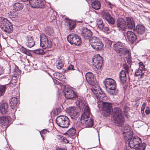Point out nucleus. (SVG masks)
<instances>
[{
  "label": "nucleus",
  "mask_w": 150,
  "mask_h": 150,
  "mask_svg": "<svg viewBox=\"0 0 150 150\" xmlns=\"http://www.w3.org/2000/svg\"><path fill=\"white\" fill-rule=\"evenodd\" d=\"M103 83L108 93L111 95L115 96L119 93V90L116 88L115 81L110 78H107L103 81Z\"/></svg>",
  "instance_id": "obj_1"
},
{
  "label": "nucleus",
  "mask_w": 150,
  "mask_h": 150,
  "mask_svg": "<svg viewBox=\"0 0 150 150\" xmlns=\"http://www.w3.org/2000/svg\"><path fill=\"white\" fill-rule=\"evenodd\" d=\"M113 119L115 125L122 126L124 123L125 120L120 109L116 108L112 110Z\"/></svg>",
  "instance_id": "obj_2"
},
{
  "label": "nucleus",
  "mask_w": 150,
  "mask_h": 150,
  "mask_svg": "<svg viewBox=\"0 0 150 150\" xmlns=\"http://www.w3.org/2000/svg\"><path fill=\"white\" fill-rule=\"evenodd\" d=\"M112 46L114 50L120 56L125 55L128 53L129 50L126 48L125 44L120 42H114Z\"/></svg>",
  "instance_id": "obj_3"
},
{
  "label": "nucleus",
  "mask_w": 150,
  "mask_h": 150,
  "mask_svg": "<svg viewBox=\"0 0 150 150\" xmlns=\"http://www.w3.org/2000/svg\"><path fill=\"white\" fill-rule=\"evenodd\" d=\"M0 27L5 32L10 33L13 31V28L11 23L6 18H2L0 21Z\"/></svg>",
  "instance_id": "obj_4"
},
{
  "label": "nucleus",
  "mask_w": 150,
  "mask_h": 150,
  "mask_svg": "<svg viewBox=\"0 0 150 150\" xmlns=\"http://www.w3.org/2000/svg\"><path fill=\"white\" fill-rule=\"evenodd\" d=\"M56 122L59 126L62 128H67L70 124L69 119L64 115H60L57 117Z\"/></svg>",
  "instance_id": "obj_5"
},
{
  "label": "nucleus",
  "mask_w": 150,
  "mask_h": 150,
  "mask_svg": "<svg viewBox=\"0 0 150 150\" xmlns=\"http://www.w3.org/2000/svg\"><path fill=\"white\" fill-rule=\"evenodd\" d=\"M90 116L88 114L86 115L84 114L82 115L81 117V122L85 127H91L93 125V120Z\"/></svg>",
  "instance_id": "obj_6"
},
{
  "label": "nucleus",
  "mask_w": 150,
  "mask_h": 150,
  "mask_svg": "<svg viewBox=\"0 0 150 150\" xmlns=\"http://www.w3.org/2000/svg\"><path fill=\"white\" fill-rule=\"evenodd\" d=\"M40 45L43 49L50 48L52 46L51 40L48 39L44 34H42L40 36Z\"/></svg>",
  "instance_id": "obj_7"
},
{
  "label": "nucleus",
  "mask_w": 150,
  "mask_h": 150,
  "mask_svg": "<svg viewBox=\"0 0 150 150\" xmlns=\"http://www.w3.org/2000/svg\"><path fill=\"white\" fill-rule=\"evenodd\" d=\"M91 46L96 50H100L103 47V45L97 37H93L90 40Z\"/></svg>",
  "instance_id": "obj_8"
},
{
  "label": "nucleus",
  "mask_w": 150,
  "mask_h": 150,
  "mask_svg": "<svg viewBox=\"0 0 150 150\" xmlns=\"http://www.w3.org/2000/svg\"><path fill=\"white\" fill-rule=\"evenodd\" d=\"M132 136L129 139H125L128 141L129 146L131 148H137L139 145L142 143V140L140 138L137 137H135L132 138Z\"/></svg>",
  "instance_id": "obj_9"
},
{
  "label": "nucleus",
  "mask_w": 150,
  "mask_h": 150,
  "mask_svg": "<svg viewBox=\"0 0 150 150\" xmlns=\"http://www.w3.org/2000/svg\"><path fill=\"white\" fill-rule=\"evenodd\" d=\"M67 40L71 44L80 45L82 43L81 38L78 35L74 33L71 34L67 36Z\"/></svg>",
  "instance_id": "obj_10"
},
{
  "label": "nucleus",
  "mask_w": 150,
  "mask_h": 150,
  "mask_svg": "<svg viewBox=\"0 0 150 150\" xmlns=\"http://www.w3.org/2000/svg\"><path fill=\"white\" fill-rule=\"evenodd\" d=\"M93 64L97 69H100L101 68L103 62L102 57L99 54L94 56L92 59Z\"/></svg>",
  "instance_id": "obj_11"
},
{
  "label": "nucleus",
  "mask_w": 150,
  "mask_h": 150,
  "mask_svg": "<svg viewBox=\"0 0 150 150\" xmlns=\"http://www.w3.org/2000/svg\"><path fill=\"white\" fill-rule=\"evenodd\" d=\"M45 4V2L43 0H30L29 5L33 8H44Z\"/></svg>",
  "instance_id": "obj_12"
},
{
  "label": "nucleus",
  "mask_w": 150,
  "mask_h": 150,
  "mask_svg": "<svg viewBox=\"0 0 150 150\" xmlns=\"http://www.w3.org/2000/svg\"><path fill=\"white\" fill-rule=\"evenodd\" d=\"M103 114L105 117L108 116L110 114L112 109L111 104L104 102L103 104Z\"/></svg>",
  "instance_id": "obj_13"
},
{
  "label": "nucleus",
  "mask_w": 150,
  "mask_h": 150,
  "mask_svg": "<svg viewBox=\"0 0 150 150\" xmlns=\"http://www.w3.org/2000/svg\"><path fill=\"white\" fill-rule=\"evenodd\" d=\"M91 89L93 93L95 95V97L99 100H100V99H102L105 97V93L100 88L93 86L92 87Z\"/></svg>",
  "instance_id": "obj_14"
},
{
  "label": "nucleus",
  "mask_w": 150,
  "mask_h": 150,
  "mask_svg": "<svg viewBox=\"0 0 150 150\" xmlns=\"http://www.w3.org/2000/svg\"><path fill=\"white\" fill-rule=\"evenodd\" d=\"M101 16L103 18L105 19L110 25H112L115 24L114 18L108 12L102 13Z\"/></svg>",
  "instance_id": "obj_15"
},
{
  "label": "nucleus",
  "mask_w": 150,
  "mask_h": 150,
  "mask_svg": "<svg viewBox=\"0 0 150 150\" xmlns=\"http://www.w3.org/2000/svg\"><path fill=\"white\" fill-rule=\"evenodd\" d=\"M92 35V33L91 30L86 27L82 28L81 35L85 39L91 40Z\"/></svg>",
  "instance_id": "obj_16"
},
{
  "label": "nucleus",
  "mask_w": 150,
  "mask_h": 150,
  "mask_svg": "<svg viewBox=\"0 0 150 150\" xmlns=\"http://www.w3.org/2000/svg\"><path fill=\"white\" fill-rule=\"evenodd\" d=\"M66 111L72 119L77 118L79 116L78 111L75 107H70L66 109Z\"/></svg>",
  "instance_id": "obj_17"
},
{
  "label": "nucleus",
  "mask_w": 150,
  "mask_h": 150,
  "mask_svg": "<svg viewBox=\"0 0 150 150\" xmlns=\"http://www.w3.org/2000/svg\"><path fill=\"white\" fill-rule=\"evenodd\" d=\"M65 97L68 99H71L73 100L76 99L77 95L73 90L69 89H65L64 91Z\"/></svg>",
  "instance_id": "obj_18"
},
{
  "label": "nucleus",
  "mask_w": 150,
  "mask_h": 150,
  "mask_svg": "<svg viewBox=\"0 0 150 150\" xmlns=\"http://www.w3.org/2000/svg\"><path fill=\"white\" fill-rule=\"evenodd\" d=\"M117 27L120 30L125 31L127 28L126 21L122 18H119L116 22Z\"/></svg>",
  "instance_id": "obj_19"
},
{
  "label": "nucleus",
  "mask_w": 150,
  "mask_h": 150,
  "mask_svg": "<svg viewBox=\"0 0 150 150\" xmlns=\"http://www.w3.org/2000/svg\"><path fill=\"white\" fill-rule=\"evenodd\" d=\"M97 24L98 28L101 31L104 32L108 31L109 28L105 25L102 18H99L97 20Z\"/></svg>",
  "instance_id": "obj_20"
},
{
  "label": "nucleus",
  "mask_w": 150,
  "mask_h": 150,
  "mask_svg": "<svg viewBox=\"0 0 150 150\" xmlns=\"http://www.w3.org/2000/svg\"><path fill=\"white\" fill-rule=\"evenodd\" d=\"M123 136L125 139H129L132 136H133V133L130 130V128L128 125H126L123 129Z\"/></svg>",
  "instance_id": "obj_21"
},
{
  "label": "nucleus",
  "mask_w": 150,
  "mask_h": 150,
  "mask_svg": "<svg viewBox=\"0 0 150 150\" xmlns=\"http://www.w3.org/2000/svg\"><path fill=\"white\" fill-rule=\"evenodd\" d=\"M126 35L127 38L130 43L133 44L136 42L137 36L132 31H128Z\"/></svg>",
  "instance_id": "obj_22"
},
{
  "label": "nucleus",
  "mask_w": 150,
  "mask_h": 150,
  "mask_svg": "<svg viewBox=\"0 0 150 150\" xmlns=\"http://www.w3.org/2000/svg\"><path fill=\"white\" fill-rule=\"evenodd\" d=\"M86 79L88 83L92 85L95 81L93 74L90 72L87 73L85 75Z\"/></svg>",
  "instance_id": "obj_23"
},
{
  "label": "nucleus",
  "mask_w": 150,
  "mask_h": 150,
  "mask_svg": "<svg viewBox=\"0 0 150 150\" xmlns=\"http://www.w3.org/2000/svg\"><path fill=\"white\" fill-rule=\"evenodd\" d=\"M126 23L127 26L129 29H133L135 28V24L134 21L132 18L130 17L126 18Z\"/></svg>",
  "instance_id": "obj_24"
},
{
  "label": "nucleus",
  "mask_w": 150,
  "mask_h": 150,
  "mask_svg": "<svg viewBox=\"0 0 150 150\" xmlns=\"http://www.w3.org/2000/svg\"><path fill=\"white\" fill-rule=\"evenodd\" d=\"M25 44L27 47L30 48L31 47L34 46L35 42L31 36L28 35L26 37Z\"/></svg>",
  "instance_id": "obj_25"
},
{
  "label": "nucleus",
  "mask_w": 150,
  "mask_h": 150,
  "mask_svg": "<svg viewBox=\"0 0 150 150\" xmlns=\"http://www.w3.org/2000/svg\"><path fill=\"white\" fill-rule=\"evenodd\" d=\"M0 111L1 113L4 115L7 114L8 111V105L6 103L1 104L0 105Z\"/></svg>",
  "instance_id": "obj_26"
},
{
  "label": "nucleus",
  "mask_w": 150,
  "mask_h": 150,
  "mask_svg": "<svg viewBox=\"0 0 150 150\" xmlns=\"http://www.w3.org/2000/svg\"><path fill=\"white\" fill-rule=\"evenodd\" d=\"M10 118L8 117L2 116L0 117V123L4 126H8L10 124Z\"/></svg>",
  "instance_id": "obj_27"
},
{
  "label": "nucleus",
  "mask_w": 150,
  "mask_h": 150,
  "mask_svg": "<svg viewBox=\"0 0 150 150\" xmlns=\"http://www.w3.org/2000/svg\"><path fill=\"white\" fill-rule=\"evenodd\" d=\"M119 78L120 81L123 83L126 82V75L124 70H122L119 74Z\"/></svg>",
  "instance_id": "obj_28"
},
{
  "label": "nucleus",
  "mask_w": 150,
  "mask_h": 150,
  "mask_svg": "<svg viewBox=\"0 0 150 150\" xmlns=\"http://www.w3.org/2000/svg\"><path fill=\"white\" fill-rule=\"evenodd\" d=\"M18 99L16 97H13L10 100V103L12 109H13V108L16 106L18 103Z\"/></svg>",
  "instance_id": "obj_29"
},
{
  "label": "nucleus",
  "mask_w": 150,
  "mask_h": 150,
  "mask_svg": "<svg viewBox=\"0 0 150 150\" xmlns=\"http://www.w3.org/2000/svg\"><path fill=\"white\" fill-rule=\"evenodd\" d=\"M145 28L142 25H138L136 27V31L140 35L143 34L145 32Z\"/></svg>",
  "instance_id": "obj_30"
},
{
  "label": "nucleus",
  "mask_w": 150,
  "mask_h": 150,
  "mask_svg": "<svg viewBox=\"0 0 150 150\" xmlns=\"http://www.w3.org/2000/svg\"><path fill=\"white\" fill-rule=\"evenodd\" d=\"M91 6L93 8L97 10L100 8L101 4L98 1L95 0L92 2Z\"/></svg>",
  "instance_id": "obj_31"
},
{
  "label": "nucleus",
  "mask_w": 150,
  "mask_h": 150,
  "mask_svg": "<svg viewBox=\"0 0 150 150\" xmlns=\"http://www.w3.org/2000/svg\"><path fill=\"white\" fill-rule=\"evenodd\" d=\"M23 5L20 3H16L13 5V10L18 11L21 10L23 8Z\"/></svg>",
  "instance_id": "obj_32"
},
{
  "label": "nucleus",
  "mask_w": 150,
  "mask_h": 150,
  "mask_svg": "<svg viewBox=\"0 0 150 150\" xmlns=\"http://www.w3.org/2000/svg\"><path fill=\"white\" fill-rule=\"evenodd\" d=\"M66 21L68 23L67 26L69 27V30H72L75 28L76 25V23L75 22L72 21L69 19L67 20Z\"/></svg>",
  "instance_id": "obj_33"
},
{
  "label": "nucleus",
  "mask_w": 150,
  "mask_h": 150,
  "mask_svg": "<svg viewBox=\"0 0 150 150\" xmlns=\"http://www.w3.org/2000/svg\"><path fill=\"white\" fill-rule=\"evenodd\" d=\"M64 64V61L59 58L57 59L56 62V65L57 68L59 69H61L63 67Z\"/></svg>",
  "instance_id": "obj_34"
},
{
  "label": "nucleus",
  "mask_w": 150,
  "mask_h": 150,
  "mask_svg": "<svg viewBox=\"0 0 150 150\" xmlns=\"http://www.w3.org/2000/svg\"><path fill=\"white\" fill-rule=\"evenodd\" d=\"M83 107V110L84 112L82 115L85 114L86 115L87 114L88 115H90V113L89 107L87 104L86 103L84 105H81Z\"/></svg>",
  "instance_id": "obj_35"
},
{
  "label": "nucleus",
  "mask_w": 150,
  "mask_h": 150,
  "mask_svg": "<svg viewBox=\"0 0 150 150\" xmlns=\"http://www.w3.org/2000/svg\"><path fill=\"white\" fill-rule=\"evenodd\" d=\"M56 13L54 11L50 12L48 13V19H50L49 21L50 22L53 21V20H55L56 19V17L55 14Z\"/></svg>",
  "instance_id": "obj_36"
},
{
  "label": "nucleus",
  "mask_w": 150,
  "mask_h": 150,
  "mask_svg": "<svg viewBox=\"0 0 150 150\" xmlns=\"http://www.w3.org/2000/svg\"><path fill=\"white\" fill-rule=\"evenodd\" d=\"M76 132V129L72 127L67 131L66 133L70 136H73L75 134Z\"/></svg>",
  "instance_id": "obj_37"
},
{
  "label": "nucleus",
  "mask_w": 150,
  "mask_h": 150,
  "mask_svg": "<svg viewBox=\"0 0 150 150\" xmlns=\"http://www.w3.org/2000/svg\"><path fill=\"white\" fill-rule=\"evenodd\" d=\"M13 71L14 74V76H13L15 77V78H16L17 76H18L21 73V71L18 68V67H15V68L13 69Z\"/></svg>",
  "instance_id": "obj_38"
},
{
  "label": "nucleus",
  "mask_w": 150,
  "mask_h": 150,
  "mask_svg": "<svg viewBox=\"0 0 150 150\" xmlns=\"http://www.w3.org/2000/svg\"><path fill=\"white\" fill-rule=\"evenodd\" d=\"M20 51L22 52L25 54L29 56H31V54L29 50L23 47H22L20 49Z\"/></svg>",
  "instance_id": "obj_39"
},
{
  "label": "nucleus",
  "mask_w": 150,
  "mask_h": 150,
  "mask_svg": "<svg viewBox=\"0 0 150 150\" xmlns=\"http://www.w3.org/2000/svg\"><path fill=\"white\" fill-rule=\"evenodd\" d=\"M6 89V88L5 85H2L0 86V96L4 94Z\"/></svg>",
  "instance_id": "obj_40"
},
{
  "label": "nucleus",
  "mask_w": 150,
  "mask_h": 150,
  "mask_svg": "<svg viewBox=\"0 0 150 150\" xmlns=\"http://www.w3.org/2000/svg\"><path fill=\"white\" fill-rule=\"evenodd\" d=\"M76 98H77L78 103L80 106L84 105L86 103L85 100L82 97H79V98H78V97L77 96Z\"/></svg>",
  "instance_id": "obj_41"
},
{
  "label": "nucleus",
  "mask_w": 150,
  "mask_h": 150,
  "mask_svg": "<svg viewBox=\"0 0 150 150\" xmlns=\"http://www.w3.org/2000/svg\"><path fill=\"white\" fill-rule=\"evenodd\" d=\"M146 146V144L143 143L142 144L141 143L139 145L137 149L135 150H145V149Z\"/></svg>",
  "instance_id": "obj_42"
},
{
  "label": "nucleus",
  "mask_w": 150,
  "mask_h": 150,
  "mask_svg": "<svg viewBox=\"0 0 150 150\" xmlns=\"http://www.w3.org/2000/svg\"><path fill=\"white\" fill-rule=\"evenodd\" d=\"M128 55V56L126 57L127 62L128 64H130L131 61V54L129 51V50L128 53H127L126 55Z\"/></svg>",
  "instance_id": "obj_43"
},
{
  "label": "nucleus",
  "mask_w": 150,
  "mask_h": 150,
  "mask_svg": "<svg viewBox=\"0 0 150 150\" xmlns=\"http://www.w3.org/2000/svg\"><path fill=\"white\" fill-rule=\"evenodd\" d=\"M124 69L125 70V72L128 73L129 71V68L128 65L126 64H125L123 66Z\"/></svg>",
  "instance_id": "obj_44"
},
{
  "label": "nucleus",
  "mask_w": 150,
  "mask_h": 150,
  "mask_svg": "<svg viewBox=\"0 0 150 150\" xmlns=\"http://www.w3.org/2000/svg\"><path fill=\"white\" fill-rule=\"evenodd\" d=\"M33 52L36 54H42L43 53V51L42 49H39L34 50Z\"/></svg>",
  "instance_id": "obj_45"
},
{
  "label": "nucleus",
  "mask_w": 150,
  "mask_h": 150,
  "mask_svg": "<svg viewBox=\"0 0 150 150\" xmlns=\"http://www.w3.org/2000/svg\"><path fill=\"white\" fill-rule=\"evenodd\" d=\"M142 72V71L140 69H138L137 70H136L135 74L136 76H139Z\"/></svg>",
  "instance_id": "obj_46"
},
{
  "label": "nucleus",
  "mask_w": 150,
  "mask_h": 150,
  "mask_svg": "<svg viewBox=\"0 0 150 150\" xmlns=\"http://www.w3.org/2000/svg\"><path fill=\"white\" fill-rule=\"evenodd\" d=\"M48 132V131L46 129H44L42 131H41V132H40V134H41V136L42 137V138L43 139H44L43 137V136L42 135V134H45L47 133V132Z\"/></svg>",
  "instance_id": "obj_47"
},
{
  "label": "nucleus",
  "mask_w": 150,
  "mask_h": 150,
  "mask_svg": "<svg viewBox=\"0 0 150 150\" xmlns=\"http://www.w3.org/2000/svg\"><path fill=\"white\" fill-rule=\"evenodd\" d=\"M74 65H70L67 68V69L68 70H74Z\"/></svg>",
  "instance_id": "obj_48"
},
{
  "label": "nucleus",
  "mask_w": 150,
  "mask_h": 150,
  "mask_svg": "<svg viewBox=\"0 0 150 150\" xmlns=\"http://www.w3.org/2000/svg\"><path fill=\"white\" fill-rule=\"evenodd\" d=\"M107 3L111 8H112V6H114V4H111L109 2H107Z\"/></svg>",
  "instance_id": "obj_49"
},
{
  "label": "nucleus",
  "mask_w": 150,
  "mask_h": 150,
  "mask_svg": "<svg viewBox=\"0 0 150 150\" xmlns=\"http://www.w3.org/2000/svg\"><path fill=\"white\" fill-rule=\"evenodd\" d=\"M4 69L2 67H0V75L2 74L4 72Z\"/></svg>",
  "instance_id": "obj_50"
},
{
  "label": "nucleus",
  "mask_w": 150,
  "mask_h": 150,
  "mask_svg": "<svg viewBox=\"0 0 150 150\" xmlns=\"http://www.w3.org/2000/svg\"><path fill=\"white\" fill-rule=\"evenodd\" d=\"M146 113L148 115L149 114L150 112L149 108V107H147L145 111Z\"/></svg>",
  "instance_id": "obj_51"
},
{
  "label": "nucleus",
  "mask_w": 150,
  "mask_h": 150,
  "mask_svg": "<svg viewBox=\"0 0 150 150\" xmlns=\"http://www.w3.org/2000/svg\"><path fill=\"white\" fill-rule=\"evenodd\" d=\"M106 41L108 42H107L108 43V46L110 47H111L112 45V42L111 41L109 40H108Z\"/></svg>",
  "instance_id": "obj_52"
},
{
  "label": "nucleus",
  "mask_w": 150,
  "mask_h": 150,
  "mask_svg": "<svg viewBox=\"0 0 150 150\" xmlns=\"http://www.w3.org/2000/svg\"><path fill=\"white\" fill-rule=\"evenodd\" d=\"M145 106H146V104L145 103H144L142 105V107L141 108V110L142 111V110L144 111V110Z\"/></svg>",
  "instance_id": "obj_53"
},
{
  "label": "nucleus",
  "mask_w": 150,
  "mask_h": 150,
  "mask_svg": "<svg viewBox=\"0 0 150 150\" xmlns=\"http://www.w3.org/2000/svg\"><path fill=\"white\" fill-rule=\"evenodd\" d=\"M128 109V107L127 106H125L124 108V112H127Z\"/></svg>",
  "instance_id": "obj_54"
},
{
  "label": "nucleus",
  "mask_w": 150,
  "mask_h": 150,
  "mask_svg": "<svg viewBox=\"0 0 150 150\" xmlns=\"http://www.w3.org/2000/svg\"><path fill=\"white\" fill-rule=\"evenodd\" d=\"M55 112H57V113H58L60 112H61L60 110L59 109V108H58L56 109V110L55 111Z\"/></svg>",
  "instance_id": "obj_55"
},
{
  "label": "nucleus",
  "mask_w": 150,
  "mask_h": 150,
  "mask_svg": "<svg viewBox=\"0 0 150 150\" xmlns=\"http://www.w3.org/2000/svg\"><path fill=\"white\" fill-rule=\"evenodd\" d=\"M63 141L65 143H67L69 142V141L66 138H64V139L63 138Z\"/></svg>",
  "instance_id": "obj_56"
},
{
  "label": "nucleus",
  "mask_w": 150,
  "mask_h": 150,
  "mask_svg": "<svg viewBox=\"0 0 150 150\" xmlns=\"http://www.w3.org/2000/svg\"><path fill=\"white\" fill-rule=\"evenodd\" d=\"M10 82H11V83H12V84H13V85H16V81H15V82H14L13 83H13H12V81H10Z\"/></svg>",
  "instance_id": "obj_57"
},
{
  "label": "nucleus",
  "mask_w": 150,
  "mask_h": 150,
  "mask_svg": "<svg viewBox=\"0 0 150 150\" xmlns=\"http://www.w3.org/2000/svg\"><path fill=\"white\" fill-rule=\"evenodd\" d=\"M59 74L57 73H55L54 74V75L55 76H57L58 75L59 76Z\"/></svg>",
  "instance_id": "obj_58"
},
{
  "label": "nucleus",
  "mask_w": 150,
  "mask_h": 150,
  "mask_svg": "<svg viewBox=\"0 0 150 150\" xmlns=\"http://www.w3.org/2000/svg\"><path fill=\"white\" fill-rule=\"evenodd\" d=\"M146 1L148 3H150V0H146Z\"/></svg>",
  "instance_id": "obj_59"
},
{
  "label": "nucleus",
  "mask_w": 150,
  "mask_h": 150,
  "mask_svg": "<svg viewBox=\"0 0 150 150\" xmlns=\"http://www.w3.org/2000/svg\"><path fill=\"white\" fill-rule=\"evenodd\" d=\"M2 50V48L1 47V45L0 44V52Z\"/></svg>",
  "instance_id": "obj_60"
},
{
  "label": "nucleus",
  "mask_w": 150,
  "mask_h": 150,
  "mask_svg": "<svg viewBox=\"0 0 150 150\" xmlns=\"http://www.w3.org/2000/svg\"><path fill=\"white\" fill-rule=\"evenodd\" d=\"M139 64L140 65H141V64H142V62H139Z\"/></svg>",
  "instance_id": "obj_61"
},
{
  "label": "nucleus",
  "mask_w": 150,
  "mask_h": 150,
  "mask_svg": "<svg viewBox=\"0 0 150 150\" xmlns=\"http://www.w3.org/2000/svg\"><path fill=\"white\" fill-rule=\"evenodd\" d=\"M60 150H65V149H61V148H60Z\"/></svg>",
  "instance_id": "obj_62"
},
{
  "label": "nucleus",
  "mask_w": 150,
  "mask_h": 150,
  "mask_svg": "<svg viewBox=\"0 0 150 150\" xmlns=\"http://www.w3.org/2000/svg\"><path fill=\"white\" fill-rule=\"evenodd\" d=\"M56 150H60V149H57Z\"/></svg>",
  "instance_id": "obj_63"
},
{
  "label": "nucleus",
  "mask_w": 150,
  "mask_h": 150,
  "mask_svg": "<svg viewBox=\"0 0 150 150\" xmlns=\"http://www.w3.org/2000/svg\"><path fill=\"white\" fill-rule=\"evenodd\" d=\"M98 140H99V143H100V140H99V139H98Z\"/></svg>",
  "instance_id": "obj_64"
}]
</instances>
